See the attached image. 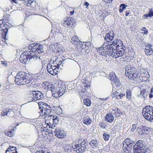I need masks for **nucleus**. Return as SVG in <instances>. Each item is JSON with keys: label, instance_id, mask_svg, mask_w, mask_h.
<instances>
[{"label": "nucleus", "instance_id": "nucleus-61", "mask_svg": "<svg viewBox=\"0 0 153 153\" xmlns=\"http://www.w3.org/2000/svg\"><path fill=\"white\" fill-rule=\"evenodd\" d=\"M82 44L83 45H84L85 46L90 47L91 46L90 45V43L89 42H87V43L83 42Z\"/></svg>", "mask_w": 153, "mask_h": 153}, {"label": "nucleus", "instance_id": "nucleus-6", "mask_svg": "<svg viewBox=\"0 0 153 153\" xmlns=\"http://www.w3.org/2000/svg\"><path fill=\"white\" fill-rule=\"evenodd\" d=\"M29 49L36 54H40L43 52L42 45L39 44H31L28 47Z\"/></svg>", "mask_w": 153, "mask_h": 153}, {"label": "nucleus", "instance_id": "nucleus-54", "mask_svg": "<svg viewBox=\"0 0 153 153\" xmlns=\"http://www.w3.org/2000/svg\"><path fill=\"white\" fill-rule=\"evenodd\" d=\"M89 47H89V46H85L84 45H83L82 44H82H81L80 45V48H81L84 49L85 50H86V51L87 50H88V49L89 48Z\"/></svg>", "mask_w": 153, "mask_h": 153}, {"label": "nucleus", "instance_id": "nucleus-4", "mask_svg": "<svg viewBox=\"0 0 153 153\" xmlns=\"http://www.w3.org/2000/svg\"><path fill=\"white\" fill-rule=\"evenodd\" d=\"M142 113L143 117L150 121H153V107L150 105L146 106L143 110Z\"/></svg>", "mask_w": 153, "mask_h": 153}, {"label": "nucleus", "instance_id": "nucleus-25", "mask_svg": "<svg viewBox=\"0 0 153 153\" xmlns=\"http://www.w3.org/2000/svg\"><path fill=\"white\" fill-rule=\"evenodd\" d=\"M149 75L146 73V72H143V74H141V75H139V78H140V77H141L142 78V80H141V81H143L144 80L145 81L146 80L148 79V76Z\"/></svg>", "mask_w": 153, "mask_h": 153}, {"label": "nucleus", "instance_id": "nucleus-11", "mask_svg": "<svg viewBox=\"0 0 153 153\" xmlns=\"http://www.w3.org/2000/svg\"><path fill=\"white\" fill-rule=\"evenodd\" d=\"M105 44L106 43H104L101 47L98 48H96L97 53H99V54L102 56L106 55V50L107 49L108 46Z\"/></svg>", "mask_w": 153, "mask_h": 153}, {"label": "nucleus", "instance_id": "nucleus-45", "mask_svg": "<svg viewBox=\"0 0 153 153\" xmlns=\"http://www.w3.org/2000/svg\"><path fill=\"white\" fill-rule=\"evenodd\" d=\"M117 50H115V49L113 50V51H112V52L111 56H112L113 57H114L115 58H116V54H117Z\"/></svg>", "mask_w": 153, "mask_h": 153}, {"label": "nucleus", "instance_id": "nucleus-39", "mask_svg": "<svg viewBox=\"0 0 153 153\" xmlns=\"http://www.w3.org/2000/svg\"><path fill=\"white\" fill-rule=\"evenodd\" d=\"M57 68V67H56L54 66V65H51L50 64H48L47 67V70L48 72H49V70L50 69V68L52 69H55Z\"/></svg>", "mask_w": 153, "mask_h": 153}, {"label": "nucleus", "instance_id": "nucleus-31", "mask_svg": "<svg viewBox=\"0 0 153 153\" xmlns=\"http://www.w3.org/2000/svg\"><path fill=\"white\" fill-rule=\"evenodd\" d=\"M149 128L147 126H143L140 128L142 133L143 134H146L148 133V130Z\"/></svg>", "mask_w": 153, "mask_h": 153}, {"label": "nucleus", "instance_id": "nucleus-34", "mask_svg": "<svg viewBox=\"0 0 153 153\" xmlns=\"http://www.w3.org/2000/svg\"><path fill=\"white\" fill-rule=\"evenodd\" d=\"M54 59L55 62H56L57 64H58L59 66H62L63 64L62 61L60 60V59L56 57H54Z\"/></svg>", "mask_w": 153, "mask_h": 153}, {"label": "nucleus", "instance_id": "nucleus-7", "mask_svg": "<svg viewBox=\"0 0 153 153\" xmlns=\"http://www.w3.org/2000/svg\"><path fill=\"white\" fill-rule=\"evenodd\" d=\"M87 146V144L84 142L77 144H76L74 145L75 151L77 153H82L86 149Z\"/></svg>", "mask_w": 153, "mask_h": 153}, {"label": "nucleus", "instance_id": "nucleus-28", "mask_svg": "<svg viewBox=\"0 0 153 153\" xmlns=\"http://www.w3.org/2000/svg\"><path fill=\"white\" fill-rule=\"evenodd\" d=\"M59 68H57L55 69H51L49 70V73L51 75H55L57 74Z\"/></svg>", "mask_w": 153, "mask_h": 153}, {"label": "nucleus", "instance_id": "nucleus-56", "mask_svg": "<svg viewBox=\"0 0 153 153\" xmlns=\"http://www.w3.org/2000/svg\"><path fill=\"white\" fill-rule=\"evenodd\" d=\"M152 47L153 46L152 45H151V44H147L146 46V50H147L151 48H152Z\"/></svg>", "mask_w": 153, "mask_h": 153}, {"label": "nucleus", "instance_id": "nucleus-5", "mask_svg": "<svg viewBox=\"0 0 153 153\" xmlns=\"http://www.w3.org/2000/svg\"><path fill=\"white\" fill-rule=\"evenodd\" d=\"M39 108L41 109L40 106L42 107V109L40 110V115L42 116L49 115L52 111L51 108L47 104L42 102L38 103Z\"/></svg>", "mask_w": 153, "mask_h": 153}, {"label": "nucleus", "instance_id": "nucleus-49", "mask_svg": "<svg viewBox=\"0 0 153 153\" xmlns=\"http://www.w3.org/2000/svg\"><path fill=\"white\" fill-rule=\"evenodd\" d=\"M149 11L148 14L149 17H152L153 16V9L152 8H149Z\"/></svg>", "mask_w": 153, "mask_h": 153}, {"label": "nucleus", "instance_id": "nucleus-62", "mask_svg": "<svg viewBox=\"0 0 153 153\" xmlns=\"http://www.w3.org/2000/svg\"><path fill=\"white\" fill-rule=\"evenodd\" d=\"M112 51H106V55H108V56H111V55L112 54Z\"/></svg>", "mask_w": 153, "mask_h": 153}, {"label": "nucleus", "instance_id": "nucleus-48", "mask_svg": "<svg viewBox=\"0 0 153 153\" xmlns=\"http://www.w3.org/2000/svg\"><path fill=\"white\" fill-rule=\"evenodd\" d=\"M117 54H116V58L118 57L121 56L123 54L122 51H117Z\"/></svg>", "mask_w": 153, "mask_h": 153}, {"label": "nucleus", "instance_id": "nucleus-17", "mask_svg": "<svg viewBox=\"0 0 153 153\" xmlns=\"http://www.w3.org/2000/svg\"><path fill=\"white\" fill-rule=\"evenodd\" d=\"M34 96L35 101L39 100H42L44 97L43 94L40 91H34Z\"/></svg>", "mask_w": 153, "mask_h": 153}, {"label": "nucleus", "instance_id": "nucleus-36", "mask_svg": "<svg viewBox=\"0 0 153 153\" xmlns=\"http://www.w3.org/2000/svg\"><path fill=\"white\" fill-rule=\"evenodd\" d=\"M51 117H52L53 118V124L52 125V126H53V125L54 124H56L58 123V121H59V120L58 118V117L56 116H53L51 115Z\"/></svg>", "mask_w": 153, "mask_h": 153}, {"label": "nucleus", "instance_id": "nucleus-46", "mask_svg": "<svg viewBox=\"0 0 153 153\" xmlns=\"http://www.w3.org/2000/svg\"><path fill=\"white\" fill-rule=\"evenodd\" d=\"M106 45H107L108 46V47L107 48V49L108 48V50H106V51H113L114 49V48H112V47L113 46V45H109V46L108 45H108L107 43H106Z\"/></svg>", "mask_w": 153, "mask_h": 153}, {"label": "nucleus", "instance_id": "nucleus-2", "mask_svg": "<svg viewBox=\"0 0 153 153\" xmlns=\"http://www.w3.org/2000/svg\"><path fill=\"white\" fill-rule=\"evenodd\" d=\"M132 144L126 145V148L127 150H130L133 148L134 153H146L150 152L152 149L151 146L147 147L142 140H138L133 146Z\"/></svg>", "mask_w": 153, "mask_h": 153}, {"label": "nucleus", "instance_id": "nucleus-33", "mask_svg": "<svg viewBox=\"0 0 153 153\" xmlns=\"http://www.w3.org/2000/svg\"><path fill=\"white\" fill-rule=\"evenodd\" d=\"M16 147L13 146L9 147L6 151H7L8 152H15V153H17V152L16 151Z\"/></svg>", "mask_w": 153, "mask_h": 153}, {"label": "nucleus", "instance_id": "nucleus-43", "mask_svg": "<svg viewBox=\"0 0 153 153\" xmlns=\"http://www.w3.org/2000/svg\"><path fill=\"white\" fill-rule=\"evenodd\" d=\"M140 30L141 31H143L142 32V33H143L146 35L148 33V30L146 27H142V28H140Z\"/></svg>", "mask_w": 153, "mask_h": 153}, {"label": "nucleus", "instance_id": "nucleus-35", "mask_svg": "<svg viewBox=\"0 0 153 153\" xmlns=\"http://www.w3.org/2000/svg\"><path fill=\"white\" fill-rule=\"evenodd\" d=\"M91 122V120L88 118H84L83 119V123L85 124H90Z\"/></svg>", "mask_w": 153, "mask_h": 153}, {"label": "nucleus", "instance_id": "nucleus-23", "mask_svg": "<svg viewBox=\"0 0 153 153\" xmlns=\"http://www.w3.org/2000/svg\"><path fill=\"white\" fill-rule=\"evenodd\" d=\"M110 113L112 114H114L115 116V117H119V116H117V114H118V109L115 107H113L112 109L110 110Z\"/></svg>", "mask_w": 153, "mask_h": 153}, {"label": "nucleus", "instance_id": "nucleus-26", "mask_svg": "<svg viewBox=\"0 0 153 153\" xmlns=\"http://www.w3.org/2000/svg\"><path fill=\"white\" fill-rule=\"evenodd\" d=\"M109 77L110 78L111 81L112 82L118 79L116 77L115 73L114 72L110 73Z\"/></svg>", "mask_w": 153, "mask_h": 153}, {"label": "nucleus", "instance_id": "nucleus-44", "mask_svg": "<svg viewBox=\"0 0 153 153\" xmlns=\"http://www.w3.org/2000/svg\"><path fill=\"white\" fill-rule=\"evenodd\" d=\"M96 147H98L99 149H102V143L99 141L97 142L96 141Z\"/></svg>", "mask_w": 153, "mask_h": 153}, {"label": "nucleus", "instance_id": "nucleus-40", "mask_svg": "<svg viewBox=\"0 0 153 153\" xmlns=\"http://www.w3.org/2000/svg\"><path fill=\"white\" fill-rule=\"evenodd\" d=\"M146 54L148 55H150L152 54L153 51L152 48H150L147 50H146L145 51Z\"/></svg>", "mask_w": 153, "mask_h": 153}, {"label": "nucleus", "instance_id": "nucleus-38", "mask_svg": "<svg viewBox=\"0 0 153 153\" xmlns=\"http://www.w3.org/2000/svg\"><path fill=\"white\" fill-rule=\"evenodd\" d=\"M127 7V5H126L124 4H121L120 6V9L119 10V12L120 13L122 12L123 10L125 9Z\"/></svg>", "mask_w": 153, "mask_h": 153}, {"label": "nucleus", "instance_id": "nucleus-64", "mask_svg": "<svg viewBox=\"0 0 153 153\" xmlns=\"http://www.w3.org/2000/svg\"><path fill=\"white\" fill-rule=\"evenodd\" d=\"M52 65H54V66L56 67H57V68H60L61 67L60 66H59V65H58V64H57L56 62H55L53 63Z\"/></svg>", "mask_w": 153, "mask_h": 153}, {"label": "nucleus", "instance_id": "nucleus-27", "mask_svg": "<svg viewBox=\"0 0 153 153\" xmlns=\"http://www.w3.org/2000/svg\"><path fill=\"white\" fill-rule=\"evenodd\" d=\"M81 81L84 84L86 83H88V82H90L88 76H86V75H83Z\"/></svg>", "mask_w": 153, "mask_h": 153}, {"label": "nucleus", "instance_id": "nucleus-32", "mask_svg": "<svg viewBox=\"0 0 153 153\" xmlns=\"http://www.w3.org/2000/svg\"><path fill=\"white\" fill-rule=\"evenodd\" d=\"M4 132L5 135L9 137H11L13 136L12 130L9 129L5 131Z\"/></svg>", "mask_w": 153, "mask_h": 153}, {"label": "nucleus", "instance_id": "nucleus-51", "mask_svg": "<svg viewBox=\"0 0 153 153\" xmlns=\"http://www.w3.org/2000/svg\"><path fill=\"white\" fill-rule=\"evenodd\" d=\"M7 108H6L2 112H1V115L3 116H4L5 115H7Z\"/></svg>", "mask_w": 153, "mask_h": 153}, {"label": "nucleus", "instance_id": "nucleus-14", "mask_svg": "<svg viewBox=\"0 0 153 153\" xmlns=\"http://www.w3.org/2000/svg\"><path fill=\"white\" fill-rule=\"evenodd\" d=\"M114 33L113 31H110L107 33L105 37V41L108 43L109 42L112 41L114 39Z\"/></svg>", "mask_w": 153, "mask_h": 153}, {"label": "nucleus", "instance_id": "nucleus-12", "mask_svg": "<svg viewBox=\"0 0 153 153\" xmlns=\"http://www.w3.org/2000/svg\"><path fill=\"white\" fill-rule=\"evenodd\" d=\"M71 42L77 48H80V45L82 42L79 40L77 36H75L71 38Z\"/></svg>", "mask_w": 153, "mask_h": 153}, {"label": "nucleus", "instance_id": "nucleus-10", "mask_svg": "<svg viewBox=\"0 0 153 153\" xmlns=\"http://www.w3.org/2000/svg\"><path fill=\"white\" fill-rule=\"evenodd\" d=\"M55 136L59 138H63L65 136L64 131L61 130L59 128H56L54 131Z\"/></svg>", "mask_w": 153, "mask_h": 153}, {"label": "nucleus", "instance_id": "nucleus-18", "mask_svg": "<svg viewBox=\"0 0 153 153\" xmlns=\"http://www.w3.org/2000/svg\"><path fill=\"white\" fill-rule=\"evenodd\" d=\"M105 120L109 123L112 122L114 120V117L113 115L110 113L107 114L105 116Z\"/></svg>", "mask_w": 153, "mask_h": 153}, {"label": "nucleus", "instance_id": "nucleus-15", "mask_svg": "<svg viewBox=\"0 0 153 153\" xmlns=\"http://www.w3.org/2000/svg\"><path fill=\"white\" fill-rule=\"evenodd\" d=\"M122 90H118L115 91L113 94L112 97L116 98V99H118V97H120V99L125 95V93L121 91Z\"/></svg>", "mask_w": 153, "mask_h": 153}, {"label": "nucleus", "instance_id": "nucleus-57", "mask_svg": "<svg viewBox=\"0 0 153 153\" xmlns=\"http://www.w3.org/2000/svg\"><path fill=\"white\" fill-rule=\"evenodd\" d=\"M54 57H52L49 63H48V64L52 65L54 62Z\"/></svg>", "mask_w": 153, "mask_h": 153}, {"label": "nucleus", "instance_id": "nucleus-22", "mask_svg": "<svg viewBox=\"0 0 153 153\" xmlns=\"http://www.w3.org/2000/svg\"><path fill=\"white\" fill-rule=\"evenodd\" d=\"M74 20V19L71 17H68L64 21L63 23L64 25H67V26H69L71 25V22Z\"/></svg>", "mask_w": 153, "mask_h": 153}, {"label": "nucleus", "instance_id": "nucleus-29", "mask_svg": "<svg viewBox=\"0 0 153 153\" xmlns=\"http://www.w3.org/2000/svg\"><path fill=\"white\" fill-rule=\"evenodd\" d=\"M7 116L8 117H13L14 115V111L11 109L7 108Z\"/></svg>", "mask_w": 153, "mask_h": 153}, {"label": "nucleus", "instance_id": "nucleus-30", "mask_svg": "<svg viewBox=\"0 0 153 153\" xmlns=\"http://www.w3.org/2000/svg\"><path fill=\"white\" fill-rule=\"evenodd\" d=\"M37 54H33L32 53H31L30 52L29 53V55L31 56V58H29V60L30 59H39L40 56L38 55H37Z\"/></svg>", "mask_w": 153, "mask_h": 153}, {"label": "nucleus", "instance_id": "nucleus-9", "mask_svg": "<svg viewBox=\"0 0 153 153\" xmlns=\"http://www.w3.org/2000/svg\"><path fill=\"white\" fill-rule=\"evenodd\" d=\"M30 51L28 52L26 51L23 52L21 55L19 59L20 61L22 63H25L27 62L28 59L31 58V56L29 55Z\"/></svg>", "mask_w": 153, "mask_h": 153}, {"label": "nucleus", "instance_id": "nucleus-41", "mask_svg": "<svg viewBox=\"0 0 153 153\" xmlns=\"http://www.w3.org/2000/svg\"><path fill=\"white\" fill-rule=\"evenodd\" d=\"M131 92L130 90H127L126 91V98L129 99H131Z\"/></svg>", "mask_w": 153, "mask_h": 153}, {"label": "nucleus", "instance_id": "nucleus-50", "mask_svg": "<svg viewBox=\"0 0 153 153\" xmlns=\"http://www.w3.org/2000/svg\"><path fill=\"white\" fill-rule=\"evenodd\" d=\"M137 126L136 124H133L132 125V127L131 129V131L132 132H134V130L136 129Z\"/></svg>", "mask_w": 153, "mask_h": 153}, {"label": "nucleus", "instance_id": "nucleus-19", "mask_svg": "<svg viewBox=\"0 0 153 153\" xmlns=\"http://www.w3.org/2000/svg\"><path fill=\"white\" fill-rule=\"evenodd\" d=\"M34 93V91H32L27 94V98L29 102L35 101Z\"/></svg>", "mask_w": 153, "mask_h": 153}, {"label": "nucleus", "instance_id": "nucleus-24", "mask_svg": "<svg viewBox=\"0 0 153 153\" xmlns=\"http://www.w3.org/2000/svg\"><path fill=\"white\" fill-rule=\"evenodd\" d=\"M74 148V147L72 145H68L66 146L65 150L66 152L69 153L71 152L72 150L75 151Z\"/></svg>", "mask_w": 153, "mask_h": 153}, {"label": "nucleus", "instance_id": "nucleus-53", "mask_svg": "<svg viewBox=\"0 0 153 153\" xmlns=\"http://www.w3.org/2000/svg\"><path fill=\"white\" fill-rule=\"evenodd\" d=\"M49 151L46 150H42V151H39L38 152H37L36 153H51Z\"/></svg>", "mask_w": 153, "mask_h": 153}, {"label": "nucleus", "instance_id": "nucleus-60", "mask_svg": "<svg viewBox=\"0 0 153 153\" xmlns=\"http://www.w3.org/2000/svg\"><path fill=\"white\" fill-rule=\"evenodd\" d=\"M96 73L95 72H93V73H90L89 76L93 78L94 77L96 76L95 75Z\"/></svg>", "mask_w": 153, "mask_h": 153}, {"label": "nucleus", "instance_id": "nucleus-1", "mask_svg": "<svg viewBox=\"0 0 153 153\" xmlns=\"http://www.w3.org/2000/svg\"><path fill=\"white\" fill-rule=\"evenodd\" d=\"M48 83L46 82V83H44L43 84L46 86L47 90L49 89L51 91L52 96L56 98L62 96L65 92V85L64 83L61 81L58 83L52 84L51 85H48Z\"/></svg>", "mask_w": 153, "mask_h": 153}, {"label": "nucleus", "instance_id": "nucleus-59", "mask_svg": "<svg viewBox=\"0 0 153 153\" xmlns=\"http://www.w3.org/2000/svg\"><path fill=\"white\" fill-rule=\"evenodd\" d=\"M90 82H88V83H86L85 84H84L85 85H84V86H85V88H88L90 87Z\"/></svg>", "mask_w": 153, "mask_h": 153}, {"label": "nucleus", "instance_id": "nucleus-21", "mask_svg": "<svg viewBox=\"0 0 153 153\" xmlns=\"http://www.w3.org/2000/svg\"><path fill=\"white\" fill-rule=\"evenodd\" d=\"M149 93L148 91H146L145 90H142L140 91V93L138 96L140 97H143L144 99L147 98Z\"/></svg>", "mask_w": 153, "mask_h": 153}, {"label": "nucleus", "instance_id": "nucleus-8", "mask_svg": "<svg viewBox=\"0 0 153 153\" xmlns=\"http://www.w3.org/2000/svg\"><path fill=\"white\" fill-rule=\"evenodd\" d=\"M111 42L108 43L109 46L111 45L115 47V48L117 50V48L122 49L125 48L124 45H123V43L122 41L120 39H117L116 40H114L111 43Z\"/></svg>", "mask_w": 153, "mask_h": 153}, {"label": "nucleus", "instance_id": "nucleus-20", "mask_svg": "<svg viewBox=\"0 0 153 153\" xmlns=\"http://www.w3.org/2000/svg\"><path fill=\"white\" fill-rule=\"evenodd\" d=\"M28 82L27 84H29L28 85H30L29 86V87L30 86L33 87H37L38 85L37 83L34 80H31L30 78L29 77L28 79Z\"/></svg>", "mask_w": 153, "mask_h": 153}, {"label": "nucleus", "instance_id": "nucleus-55", "mask_svg": "<svg viewBox=\"0 0 153 153\" xmlns=\"http://www.w3.org/2000/svg\"><path fill=\"white\" fill-rule=\"evenodd\" d=\"M80 53L81 55H85L86 54V50H85L84 49L82 48Z\"/></svg>", "mask_w": 153, "mask_h": 153}, {"label": "nucleus", "instance_id": "nucleus-58", "mask_svg": "<svg viewBox=\"0 0 153 153\" xmlns=\"http://www.w3.org/2000/svg\"><path fill=\"white\" fill-rule=\"evenodd\" d=\"M129 138H127V139H126L124 141L123 143V146H124V145H125V146H126V144H127L129 142Z\"/></svg>", "mask_w": 153, "mask_h": 153}, {"label": "nucleus", "instance_id": "nucleus-3", "mask_svg": "<svg viewBox=\"0 0 153 153\" xmlns=\"http://www.w3.org/2000/svg\"><path fill=\"white\" fill-rule=\"evenodd\" d=\"M29 76L31 77L28 74L23 71H20L15 76V81L16 84L18 85L27 84Z\"/></svg>", "mask_w": 153, "mask_h": 153}, {"label": "nucleus", "instance_id": "nucleus-47", "mask_svg": "<svg viewBox=\"0 0 153 153\" xmlns=\"http://www.w3.org/2000/svg\"><path fill=\"white\" fill-rule=\"evenodd\" d=\"M112 84H114V85L117 87L119 86L120 85V82L119 80L118 79H117L116 81H114L113 82H112Z\"/></svg>", "mask_w": 153, "mask_h": 153}, {"label": "nucleus", "instance_id": "nucleus-13", "mask_svg": "<svg viewBox=\"0 0 153 153\" xmlns=\"http://www.w3.org/2000/svg\"><path fill=\"white\" fill-rule=\"evenodd\" d=\"M126 74V76H127L128 79L132 80H133L135 82H137L138 80H139V75L138 74L136 73H134L132 74L130 73Z\"/></svg>", "mask_w": 153, "mask_h": 153}, {"label": "nucleus", "instance_id": "nucleus-42", "mask_svg": "<svg viewBox=\"0 0 153 153\" xmlns=\"http://www.w3.org/2000/svg\"><path fill=\"white\" fill-rule=\"evenodd\" d=\"M109 137V135L108 134L104 133L103 135V138L105 141L108 140Z\"/></svg>", "mask_w": 153, "mask_h": 153}, {"label": "nucleus", "instance_id": "nucleus-16", "mask_svg": "<svg viewBox=\"0 0 153 153\" xmlns=\"http://www.w3.org/2000/svg\"><path fill=\"white\" fill-rule=\"evenodd\" d=\"M125 68V75L126 76V74H129L130 75L131 74H132L135 73V67H133L130 65H128L126 66Z\"/></svg>", "mask_w": 153, "mask_h": 153}, {"label": "nucleus", "instance_id": "nucleus-37", "mask_svg": "<svg viewBox=\"0 0 153 153\" xmlns=\"http://www.w3.org/2000/svg\"><path fill=\"white\" fill-rule=\"evenodd\" d=\"M83 103L87 106H89L91 105V100L88 99H85L83 100Z\"/></svg>", "mask_w": 153, "mask_h": 153}, {"label": "nucleus", "instance_id": "nucleus-63", "mask_svg": "<svg viewBox=\"0 0 153 153\" xmlns=\"http://www.w3.org/2000/svg\"><path fill=\"white\" fill-rule=\"evenodd\" d=\"M84 5L86 6V7L87 8H88V7L89 6V4L88 2H87V1L85 2L84 3Z\"/></svg>", "mask_w": 153, "mask_h": 153}, {"label": "nucleus", "instance_id": "nucleus-52", "mask_svg": "<svg viewBox=\"0 0 153 153\" xmlns=\"http://www.w3.org/2000/svg\"><path fill=\"white\" fill-rule=\"evenodd\" d=\"M5 25H7L6 24H4L3 21L1 20H0V27L1 28H4V27H5Z\"/></svg>", "mask_w": 153, "mask_h": 153}]
</instances>
